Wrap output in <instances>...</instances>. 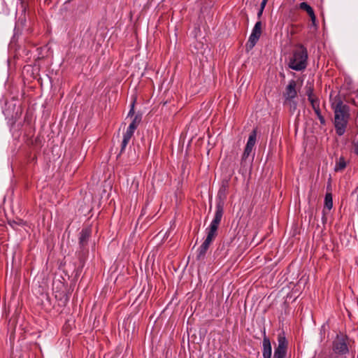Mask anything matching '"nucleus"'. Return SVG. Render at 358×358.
<instances>
[{
	"instance_id": "412c9836",
	"label": "nucleus",
	"mask_w": 358,
	"mask_h": 358,
	"mask_svg": "<svg viewBox=\"0 0 358 358\" xmlns=\"http://www.w3.org/2000/svg\"><path fill=\"white\" fill-rule=\"evenodd\" d=\"M267 1L268 0H262V3H261V6H260V8L257 13V17L258 18H260V17L262 16V13H263V10H264V7L266 6V3H267Z\"/></svg>"
},
{
	"instance_id": "4be33fe9",
	"label": "nucleus",
	"mask_w": 358,
	"mask_h": 358,
	"mask_svg": "<svg viewBox=\"0 0 358 358\" xmlns=\"http://www.w3.org/2000/svg\"><path fill=\"white\" fill-rule=\"evenodd\" d=\"M310 104L313 109L314 110V112L316 111V110H320V101H312Z\"/></svg>"
},
{
	"instance_id": "1a4fd4ad",
	"label": "nucleus",
	"mask_w": 358,
	"mask_h": 358,
	"mask_svg": "<svg viewBox=\"0 0 358 358\" xmlns=\"http://www.w3.org/2000/svg\"><path fill=\"white\" fill-rule=\"evenodd\" d=\"M229 187V182L228 180H224L222 182V185L219 189L217 196V202L216 204H221L222 206H224V201L227 199V192Z\"/></svg>"
},
{
	"instance_id": "f03ea898",
	"label": "nucleus",
	"mask_w": 358,
	"mask_h": 358,
	"mask_svg": "<svg viewBox=\"0 0 358 358\" xmlns=\"http://www.w3.org/2000/svg\"><path fill=\"white\" fill-rule=\"evenodd\" d=\"M308 65V52L305 47L299 45L293 51L288 66L295 71H303Z\"/></svg>"
},
{
	"instance_id": "f3484780",
	"label": "nucleus",
	"mask_w": 358,
	"mask_h": 358,
	"mask_svg": "<svg viewBox=\"0 0 358 358\" xmlns=\"http://www.w3.org/2000/svg\"><path fill=\"white\" fill-rule=\"evenodd\" d=\"M346 167V163L343 157L339 158L338 161L336 162L334 171H340L343 170Z\"/></svg>"
},
{
	"instance_id": "f8f14e48",
	"label": "nucleus",
	"mask_w": 358,
	"mask_h": 358,
	"mask_svg": "<svg viewBox=\"0 0 358 358\" xmlns=\"http://www.w3.org/2000/svg\"><path fill=\"white\" fill-rule=\"evenodd\" d=\"M284 105L292 114H294L297 110L298 102L296 99H287L284 101Z\"/></svg>"
},
{
	"instance_id": "a211bd4d",
	"label": "nucleus",
	"mask_w": 358,
	"mask_h": 358,
	"mask_svg": "<svg viewBox=\"0 0 358 358\" xmlns=\"http://www.w3.org/2000/svg\"><path fill=\"white\" fill-rule=\"evenodd\" d=\"M8 224L14 229H17V226H23L24 222L22 220L18 219L17 220H9Z\"/></svg>"
},
{
	"instance_id": "cd10ccee",
	"label": "nucleus",
	"mask_w": 358,
	"mask_h": 358,
	"mask_svg": "<svg viewBox=\"0 0 358 358\" xmlns=\"http://www.w3.org/2000/svg\"><path fill=\"white\" fill-rule=\"evenodd\" d=\"M122 152H123V151H122V152H120V154H119V155H117V157H120V155Z\"/></svg>"
},
{
	"instance_id": "b1692460",
	"label": "nucleus",
	"mask_w": 358,
	"mask_h": 358,
	"mask_svg": "<svg viewBox=\"0 0 358 358\" xmlns=\"http://www.w3.org/2000/svg\"><path fill=\"white\" fill-rule=\"evenodd\" d=\"M134 114V103H132L131 108L129 111L128 116L133 115Z\"/></svg>"
},
{
	"instance_id": "2eb2a0df",
	"label": "nucleus",
	"mask_w": 358,
	"mask_h": 358,
	"mask_svg": "<svg viewBox=\"0 0 358 358\" xmlns=\"http://www.w3.org/2000/svg\"><path fill=\"white\" fill-rule=\"evenodd\" d=\"M264 341H263V347H264V351H263V355L264 358H268V338L266 336V330L264 329Z\"/></svg>"
},
{
	"instance_id": "dca6fc26",
	"label": "nucleus",
	"mask_w": 358,
	"mask_h": 358,
	"mask_svg": "<svg viewBox=\"0 0 358 358\" xmlns=\"http://www.w3.org/2000/svg\"><path fill=\"white\" fill-rule=\"evenodd\" d=\"M257 132L254 129L250 134L246 145L253 148L256 143Z\"/></svg>"
},
{
	"instance_id": "9b49d317",
	"label": "nucleus",
	"mask_w": 358,
	"mask_h": 358,
	"mask_svg": "<svg viewBox=\"0 0 358 358\" xmlns=\"http://www.w3.org/2000/svg\"><path fill=\"white\" fill-rule=\"evenodd\" d=\"M299 8L301 10L306 11L308 15L310 16L313 23H315L316 20V16L312 7L310 5H308L306 2H302L299 4Z\"/></svg>"
},
{
	"instance_id": "20e7f679",
	"label": "nucleus",
	"mask_w": 358,
	"mask_h": 358,
	"mask_svg": "<svg viewBox=\"0 0 358 358\" xmlns=\"http://www.w3.org/2000/svg\"><path fill=\"white\" fill-rule=\"evenodd\" d=\"M262 31V23L258 21L255 24L252 33L250 34L248 41L246 43V50L248 51L252 50L259 41Z\"/></svg>"
},
{
	"instance_id": "5701e85b",
	"label": "nucleus",
	"mask_w": 358,
	"mask_h": 358,
	"mask_svg": "<svg viewBox=\"0 0 358 358\" xmlns=\"http://www.w3.org/2000/svg\"><path fill=\"white\" fill-rule=\"evenodd\" d=\"M250 152L244 150L243 155H242V161H245L248 157L250 155Z\"/></svg>"
},
{
	"instance_id": "0eeeda50",
	"label": "nucleus",
	"mask_w": 358,
	"mask_h": 358,
	"mask_svg": "<svg viewBox=\"0 0 358 358\" xmlns=\"http://www.w3.org/2000/svg\"><path fill=\"white\" fill-rule=\"evenodd\" d=\"M216 235L209 231H207L206 238L197 250L196 259L198 260L203 259L205 257L206 253Z\"/></svg>"
},
{
	"instance_id": "6ab92c4d",
	"label": "nucleus",
	"mask_w": 358,
	"mask_h": 358,
	"mask_svg": "<svg viewBox=\"0 0 358 358\" xmlns=\"http://www.w3.org/2000/svg\"><path fill=\"white\" fill-rule=\"evenodd\" d=\"M305 89H306V94L308 98H310V96L312 95H313V91H314L313 84L311 83H307V84L305 87Z\"/></svg>"
},
{
	"instance_id": "9d476101",
	"label": "nucleus",
	"mask_w": 358,
	"mask_h": 358,
	"mask_svg": "<svg viewBox=\"0 0 358 358\" xmlns=\"http://www.w3.org/2000/svg\"><path fill=\"white\" fill-rule=\"evenodd\" d=\"M334 351L336 353L344 355L348 352V348L343 338L338 339L334 342Z\"/></svg>"
},
{
	"instance_id": "4468645a",
	"label": "nucleus",
	"mask_w": 358,
	"mask_h": 358,
	"mask_svg": "<svg viewBox=\"0 0 358 358\" xmlns=\"http://www.w3.org/2000/svg\"><path fill=\"white\" fill-rule=\"evenodd\" d=\"M333 207L332 195L331 193H327L324 199V208L323 209V213H325V208L330 210Z\"/></svg>"
},
{
	"instance_id": "f257e3e1",
	"label": "nucleus",
	"mask_w": 358,
	"mask_h": 358,
	"mask_svg": "<svg viewBox=\"0 0 358 358\" xmlns=\"http://www.w3.org/2000/svg\"><path fill=\"white\" fill-rule=\"evenodd\" d=\"M331 108L334 113V127L336 134L342 136L347 127L350 118V108L343 103L340 97H336L331 103Z\"/></svg>"
},
{
	"instance_id": "39448f33",
	"label": "nucleus",
	"mask_w": 358,
	"mask_h": 358,
	"mask_svg": "<svg viewBox=\"0 0 358 358\" xmlns=\"http://www.w3.org/2000/svg\"><path fill=\"white\" fill-rule=\"evenodd\" d=\"M224 206H222V203L216 204L214 218L213 219L208 229H207V231L217 234L218 227L223 216Z\"/></svg>"
},
{
	"instance_id": "bb28decb",
	"label": "nucleus",
	"mask_w": 358,
	"mask_h": 358,
	"mask_svg": "<svg viewBox=\"0 0 358 358\" xmlns=\"http://www.w3.org/2000/svg\"><path fill=\"white\" fill-rule=\"evenodd\" d=\"M269 352H270V357L271 356V345H270V350H269Z\"/></svg>"
},
{
	"instance_id": "6e6552de",
	"label": "nucleus",
	"mask_w": 358,
	"mask_h": 358,
	"mask_svg": "<svg viewBox=\"0 0 358 358\" xmlns=\"http://www.w3.org/2000/svg\"><path fill=\"white\" fill-rule=\"evenodd\" d=\"M296 82L294 80H291L287 86L285 88V90L283 93V96L285 100L296 99L297 96V91L296 90Z\"/></svg>"
},
{
	"instance_id": "a878e982",
	"label": "nucleus",
	"mask_w": 358,
	"mask_h": 358,
	"mask_svg": "<svg viewBox=\"0 0 358 358\" xmlns=\"http://www.w3.org/2000/svg\"><path fill=\"white\" fill-rule=\"evenodd\" d=\"M252 149H253V148L246 145L244 150L248 151L251 153L252 151Z\"/></svg>"
},
{
	"instance_id": "423d86ee",
	"label": "nucleus",
	"mask_w": 358,
	"mask_h": 358,
	"mask_svg": "<svg viewBox=\"0 0 358 358\" xmlns=\"http://www.w3.org/2000/svg\"><path fill=\"white\" fill-rule=\"evenodd\" d=\"M278 347L275 350L273 358H285L287 352V341L284 332H280L278 334Z\"/></svg>"
},
{
	"instance_id": "aec40b11",
	"label": "nucleus",
	"mask_w": 358,
	"mask_h": 358,
	"mask_svg": "<svg viewBox=\"0 0 358 358\" xmlns=\"http://www.w3.org/2000/svg\"><path fill=\"white\" fill-rule=\"evenodd\" d=\"M315 113L316 114L317 118L319 119L320 124L324 125L326 123V121H325L324 117L321 114L320 109L316 110V111H315Z\"/></svg>"
},
{
	"instance_id": "ddd939ff",
	"label": "nucleus",
	"mask_w": 358,
	"mask_h": 358,
	"mask_svg": "<svg viewBox=\"0 0 358 358\" xmlns=\"http://www.w3.org/2000/svg\"><path fill=\"white\" fill-rule=\"evenodd\" d=\"M90 234H91V230L88 228H86V229H82L81 232H80V238H79V240H80V243L81 245H85L90 236Z\"/></svg>"
},
{
	"instance_id": "7ed1b4c3",
	"label": "nucleus",
	"mask_w": 358,
	"mask_h": 358,
	"mask_svg": "<svg viewBox=\"0 0 358 358\" xmlns=\"http://www.w3.org/2000/svg\"><path fill=\"white\" fill-rule=\"evenodd\" d=\"M141 121V115H136L129 126L128 127L127 131L123 135L122 141L121 143V152L124 151L129 142L130 139L131 138L134 131L136 129L138 125Z\"/></svg>"
},
{
	"instance_id": "393cba45",
	"label": "nucleus",
	"mask_w": 358,
	"mask_h": 358,
	"mask_svg": "<svg viewBox=\"0 0 358 358\" xmlns=\"http://www.w3.org/2000/svg\"><path fill=\"white\" fill-rule=\"evenodd\" d=\"M308 101H310V103H312V101H319V99H318L317 97H315V96H314V94H313V95H312V96H310V98H308Z\"/></svg>"
}]
</instances>
